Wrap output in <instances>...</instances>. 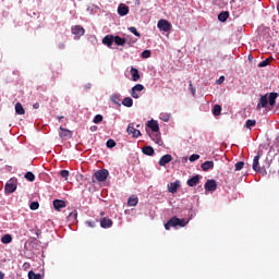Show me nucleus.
Segmentation results:
<instances>
[{
  "mask_svg": "<svg viewBox=\"0 0 279 279\" xmlns=\"http://www.w3.org/2000/svg\"><path fill=\"white\" fill-rule=\"evenodd\" d=\"M199 179H201L199 175H194L193 178L187 180L186 183H187L189 186L193 187V186H196L199 183Z\"/></svg>",
  "mask_w": 279,
  "mask_h": 279,
  "instance_id": "f3484780",
  "label": "nucleus"
},
{
  "mask_svg": "<svg viewBox=\"0 0 279 279\" xmlns=\"http://www.w3.org/2000/svg\"><path fill=\"white\" fill-rule=\"evenodd\" d=\"M4 274L0 271V279H4Z\"/></svg>",
  "mask_w": 279,
  "mask_h": 279,
  "instance_id": "4d7b16f0",
  "label": "nucleus"
},
{
  "mask_svg": "<svg viewBox=\"0 0 279 279\" xmlns=\"http://www.w3.org/2000/svg\"><path fill=\"white\" fill-rule=\"evenodd\" d=\"M53 208L56 211H61V208H66V202L62 199H54L53 201Z\"/></svg>",
  "mask_w": 279,
  "mask_h": 279,
  "instance_id": "1a4fd4ad",
  "label": "nucleus"
},
{
  "mask_svg": "<svg viewBox=\"0 0 279 279\" xmlns=\"http://www.w3.org/2000/svg\"><path fill=\"white\" fill-rule=\"evenodd\" d=\"M24 178L29 182H34L36 180V177L33 172H26Z\"/></svg>",
  "mask_w": 279,
  "mask_h": 279,
  "instance_id": "473e14b6",
  "label": "nucleus"
},
{
  "mask_svg": "<svg viewBox=\"0 0 279 279\" xmlns=\"http://www.w3.org/2000/svg\"><path fill=\"white\" fill-rule=\"evenodd\" d=\"M129 206H137L138 204V197L136 195H132L130 198H129V202H128Z\"/></svg>",
  "mask_w": 279,
  "mask_h": 279,
  "instance_id": "cd10ccee",
  "label": "nucleus"
},
{
  "mask_svg": "<svg viewBox=\"0 0 279 279\" xmlns=\"http://www.w3.org/2000/svg\"><path fill=\"white\" fill-rule=\"evenodd\" d=\"M221 106L220 105H215L214 108H213V114L215 117H219L221 114Z\"/></svg>",
  "mask_w": 279,
  "mask_h": 279,
  "instance_id": "c756f323",
  "label": "nucleus"
},
{
  "mask_svg": "<svg viewBox=\"0 0 279 279\" xmlns=\"http://www.w3.org/2000/svg\"><path fill=\"white\" fill-rule=\"evenodd\" d=\"M122 105L126 108H132L133 107V99L131 97H125L122 100Z\"/></svg>",
  "mask_w": 279,
  "mask_h": 279,
  "instance_id": "bb28decb",
  "label": "nucleus"
},
{
  "mask_svg": "<svg viewBox=\"0 0 279 279\" xmlns=\"http://www.w3.org/2000/svg\"><path fill=\"white\" fill-rule=\"evenodd\" d=\"M157 28L160 32L168 33L172 29V24H171V22H168V20H158Z\"/></svg>",
  "mask_w": 279,
  "mask_h": 279,
  "instance_id": "f257e3e1",
  "label": "nucleus"
},
{
  "mask_svg": "<svg viewBox=\"0 0 279 279\" xmlns=\"http://www.w3.org/2000/svg\"><path fill=\"white\" fill-rule=\"evenodd\" d=\"M109 175L108 170L101 169L95 173V178L98 182H105Z\"/></svg>",
  "mask_w": 279,
  "mask_h": 279,
  "instance_id": "7ed1b4c3",
  "label": "nucleus"
},
{
  "mask_svg": "<svg viewBox=\"0 0 279 279\" xmlns=\"http://www.w3.org/2000/svg\"><path fill=\"white\" fill-rule=\"evenodd\" d=\"M199 159V155H192L190 158H189V160L191 161V162H195L196 160H198Z\"/></svg>",
  "mask_w": 279,
  "mask_h": 279,
  "instance_id": "de8ad7c7",
  "label": "nucleus"
},
{
  "mask_svg": "<svg viewBox=\"0 0 279 279\" xmlns=\"http://www.w3.org/2000/svg\"><path fill=\"white\" fill-rule=\"evenodd\" d=\"M147 128L151 130V132L158 133L160 131L159 123L157 120H149L146 123Z\"/></svg>",
  "mask_w": 279,
  "mask_h": 279,
  "instance_id": "423d86ee",
  "label": "nucleus"
},
{
  "mask_svg": "<svg viewBox=\"0 0 279 279\" xmlns=\"http://www.w3.org/2000/svg\"><path fill=\"white\" fill-rule=\"evenodd\" d=\"M178 222H177V217H171L166 223H165V230L170 231L171 228H177Z\"/></svg>",
  "mask_w": 279,
  "mask_h": 279,
  "instance_id": "6e6552de",
  "label": "nucleus"
},
{
  "mask_svg": "<svg viewBox=\"0 0 279 279\" xmlns=\"http://www.w3.org/2000/svg\"><path fill=\"white\" fill-rule=\"evenodd\" d=\"M27 276H28V279H43L41 275L39 274L36 275L33 271H29Z\"/></svg>",
  "mask_w": 279,
  "mask_h": 279,
  "instance_id": "f704fd0d",
  "label": "nucleus"
},
{
  "mask_svg": "<svg viewBox=\"0 0 279 279\" xmlns=\"http://www.w3.org/2000/svg\"><path fill=\"white\" fill-rule=\"evenodd\" d=\"M229 19V12L228 11H221L218 15V20L222 23L227 22Z\"/></svg>",
  "mask_w": 279,
  "mask_h": 279,
  "instance_id": "b1692460",
  "label": "nucleus"
},
{
  "mask_svg": "<svg viewBox=\"0 0 279 279\" xmlns=\"http://www.w3.org/2000/svg\"><path fill=\"white\" fill-rule=\"evenodd\" d=\"M167 186L169 192L177 193L179 187L181 186V182L175 181V182L169 183Z\"/></svg>",
  "mask_w": 279,
  "mask_h": 279,
  "instance_id": "4468645a",
  "label": "nucleus"
},
{
  "mask_svg": "<svg viewBox=\"0 0 279 279\" xmlns=\"http://www.w3.org/2000/svg\"><path fill=\"white\" fill-rule=\"evenodd\" d=\"M214 2H217V0H213Z\"/></svg>",
  "mask_w": 279,
  "mask_h": 279,
  "instance_id": "0e129e2a",
  "label": "nucleus"
},
{
  "mask_svg": "<svg viewBox=\"0 0 279 279\" xmlns=\"http://www.w3.org/2000/svg\"><path fill=\"white\" fill-rule=\"evenodd\" d=\"M160 119L165 122H169L170 121V114L161 113Z\"/></svg>",
  "mask_w": 279,
  "mask_h": 279,
  "instance_id": "37998d69",
  "label": "nucleus"
},
{
  "mask_svg": "<svg viewBox=\"0 0 279 279\" xmlns=\"http://www.w3.org/2000/svg\"><path fill=\"white\" fill-rule=\"evenodd\" d=\"M150 57H151L150 50H145L144 52H142V58L146 59V58H150Z\"/></svg>",
  "mask_w": 279,
  "mask_h": 279,
  "instance_id": "a18cd8bd",
  "label": "nucleus"
},
{
  "mask_svg": "<svg viewBox=\"0 0 279 279\" xmlns=\"http://www.w3.org/2000/svg\"><path fill=\"white\" fill-rule=\"evenodd\" d=\"M126 132L129 133V135H133V138H137V137L142 136L141 131L135 129L133 123L129 124Z\"/></svg>",
  "mask_w": 279,
  "mask_h": 279,
  "instance_id": "39448f33",
  "label": "nucleus"
},
{
  "mask_svg": "<svg viewBox=\"0 0 279 279\" xmlns=\"http://www.w3.org/2000/svg\"><path fill=\"white\" fill-rule=\"evenodd\" d=\"M39 108H40V104L39 102L33 104V109L38 110Z\"/></svg>",
  "mask_w": 279,
  "mask_h": 279,
  "instance_id": "09e8293b",
  "label": "nucleus"
},
{
  "mask_svg": "<svg viewBox=\"0 0 279 279\" xmlns=\"http://www.w3.org/2000/svg\"><path fill=\"white\" fill-rule=\"evenodd\" d=\"M244 162L243 161H240L235 165V171H240L244 168Z\"/></svg>",
  "mask_w": 279,
  "mask_h": 279,
  "instance_id": "49530a36",
  "label": "nucleus"
},
{
  "mask_svg": "<svg viewBox=\"0 0 279 279\" xmlns=\"http://www.w3.org/2000/svg\"><path fill=\"white\" fill-rule=\"evenodd\" d=\"M172 159L173 158L171 155H165L159 159L158 165L161 167H166L168 163L172 161Z\"/></svg>",
  "mask_w": 279,
  "mask_h": 279,
  "instance_id": "ddd939ff",
  "label": "nucleus"
},
{
  "mask_svg": "<svg viewBox=\"0 0 279 279\" xmlns=\"http://www.w3.org/2000/svg\"><path fill=\"white\" fill-rule=\"evenodd\" d=\"M253 59H254L253 56L250 54V56H248V60H250V61H253Z\"/></svg>",
  "mask_w": 279,
  "mask_h": 279,
  "instance_id": "bf43d9fd",
  "label": "nucleus"
},
{
  "mask_svg": "<svg viewBox=\"0 0 279 279\" xmlns=\"http://www.w3.org/2000/svg\"><path fill=\"white\" fill-rule=\"evenodd\" d=\"M145 89L144 85L142 84H137L135 86H133L132 88V93L131 96L133 97V99H138L140 98V94Z\"/></svg>",
  "mask_w": 279,
  "mask_h": 279,
  "instance_id": "20e7f679",
  "label": "nucleus"
},
{
  "mask_svg": "<svg viewBox=\"0 0 279 279\" xmlns=\"http://www.w3.org/2000/svg\"><path fill=\"white\" fill-rule=\"evenodd\" d=\"M60 132H59V137L63 141H68L71 140L73 137V131H71L70 129H65L63 126L59 128Z\"/></svg>",
  "mask_w": 279,
  "mask_h": 279,
  "instance_id": "f03ea898",
  "label": "nucleus"
},
{
  "mask_svg": "<svg viewBox=\"0 0 279 279\" xmlns=\"http://www.w3.org/2000/svg\"><path fill=\"white\" fill-rule=\"evenodd\" d=\"M116 146H117V144H116L114 140H108V142H107V147L108 148H113Z\"/></svg>",
  "mask_w": 279,
  "mask_h": 279,
  "instance_id": "c03bdc74",
  "label": "nucleus"
},
{
  "mask_svg": "<svg viewBox=\"0 0 279 279\" xmlns=\"http://www.w3.org/2000/svg\"><path fill=\"white\" fill-rule=\"evenodd\" d=\"M277 98H278V94H276V93H270V94H269V97H268V105H269L270 107H274V106L276 105Z\"/></svg>",
  "mask_w": 279,
  "mask_h": 279,
  "instance_id": "aec40b11",
  "label": "nucleus"
},
{
  "mask_svg": "<svg viewBox=\"0 0 279 279\" xmlns=\"http://www.w3.org/2000/svg\"><path fill=\"white\" fill-rule=\"evenodd\" d=\"M63 119H64L63 116H59V117H58V120H59V121H62Z\"/></svg>",
  "mask_w": 279,
  "mask_h": 279,
  "instance_id": "13d9d810",
  "label": "nucleus"
},
{
  "mask_svg": "<svg viewBox=\"0 0 279 279\" xmlns=\"http://www.w3.org/2000/svg\"><path fill=\"white\" fill-rule=\"evenodd\" d=\"M189 225V220L180 219L177 217V227L185 228Z\"/></svg>",
  "mask_w": 279,
  "mask_h": 279,
  "instance_id": "c85d7f7f",
  "label": "nucleus"
},
{
  "mask_svg": "<svg viewBox=\"0 0 279 279\" xmlns=\"http://www.w3.org/2000/svg\"><path fill=\"white\" fill-rule=\"evenodd\" d=\"M13 238L11 234H4L1 239V242L3 244H10L12 242Z\"/></svg>",
  "mask_w": 279,
  "mask_h": 279,
  "instance_id": "7c9ffc66",
  "label": "nucleus"
},
{
  "mask_svg": "<svg viewBox=\"0 0 279 279\" xmlns=\"http://www.w3.org/2000/svg\"><path fill=\"white\" fill-rule=\"evenodd\" d=\"M71 32L73 35H76L78 37H82L85 34L84 26H78V25L72 26Z\"/></svg>",
  "mask_w": 279,
  "mask_h": 279,
  "instance_id": "9b49d317",
  "label": "nucleus"
},
{
  "mask_svg": "<svg viewBox=\"0 0 279 279\" xmlns=\"http://www.w3.org/2000/svg\"><path fill=\"white\" fill-rule=\"evenodd\" d=\"M59 48H60V49H64V48H65V44H60V45H59Z\"/></svg>",
  "mask_w": 279,
  "mask_h": 279,
  "instance_id": "6e6d98bb",
  "label": "nucleus"
},
{
  "mask_svg": "<svg viewBox=\"0 0 279 279\" xmlns=\"http://www.w3.org/2000/svg\"><path fill=\"white\" fill-rule=\"evenodd\" d=\"M17 185L13 179H11L7 184H5V193L11 194L15 192Z\"/></svg>",
  "mask_w": 279,
  "mask_h": 279,
  "instance_id": "0eeeda50",
  "label": "nucleus"
},
{
  "mask_svg": "<svg viewBox=\"0 0 279 279\" xmlns=\"http://www.w3.org/2000/svg\"><path fill=\"white\" fill-rule=\"evenodd\" d=\"M117 100H118V97H113V98H112V102L116 104V105H118V101H117Z\"/></svg>",
  "mask_w": 279,
  "mask_h": 279,
  "instance_id": "5fc2aeb1",
  "label": "nucleus"
},
{
  "mask_svg": "<svg viewBox=\"0 0 279 279\" xmlns=\"http://www.w3.org/2000/svg\"><path fill=\"white\" fill-rule=\"evenodd\" d=\"M272 60H274L272 58H267L264 61L259 62V64H257V66L265 68V66L269 65L272 62Z\"/></svg>",
  "mask_w": 279,
  "mask_h": 279,
  "instance_id": "2f4dec72",
  "label": "nucleus"
},
{
  "mask_svg": "<svg viewBox=\"0 0 279 279\" xmlns=\"http://www.w3.org/2000/svg\"><path fill=\"white\" fill-rule=\"evenodd\" d=\"M189 89H190L192 96L195 97L196 89H195V87L193 86V82H192V81L189 82Z\"/></svg>",
  "mask_w": 279,
  "mask_h": 279,
  "instance_id": "4c0bfd02",
  "label": "nucleus"
},
{
  "mask_svg": "<svg viewBox=\"0 0 279 279\" xmlns=\"http://www.w3.org/2000/svg\"><path fill=\"white\" fill-rule=\"evenodd\" d=\"M254 126H256V120H254V119H248V120L246 121L245 128H246V129H251V128H254Z\"/></svg>",
  "mask_w": 279,
  "mask_h": 279,
  "instance_id": "72a5a7b5",
  "label": "nucleus"
},
{
  "mask_svg": "<svg viewBox=\"0 0 279 279\" xmlns=\"http://www.w3.org/2000/svg\"><path fill=\"white\" fill-rule=\"evenodd\" d=\"M102 120H104V117H102L101 114H96L95 118H94V120H93V122H94L95 124H99V123L102 122Z\"/></svg>",
  "mask_w": 279,
  "mask_h": 279,
  "instance_id": "e433bc0d",
  "label": "nucleus"
},
{
  "mask_svg": "<svg viewBox=\"0 0 279 279\" xmlns=\"http://www.w3.org/2000/svg\"><path fill=\"white\" fill-rule=\"evenodd\" d=\"M277 95V97H279V92L278 93H275Z\"/></svg>",
  "mask_w": 279,
  "mask_h": 279,
  "instance_id": "680f3d73",
  "label": "nucleus"
},
{
  "mask_svg": "<svg viewBox=\"0 0 279 279\" xmlns=\"http://www.w3.org/2000/svg\"><path fill=\"white\" fill-rule=\"evenodd\" d=\"M278 173H279V170H278Z\"/></svg>",
  "mask_w": 279,
  "mask_h": 279,
  "instance_id": "338daca9",
  "label": "nucleus"
},
{
  "mask_svg": "<svg viewBox=\"0 0 279 279\" xmlns=\"http://www.w3.org/2000/svg\"><path fill=\"white\" fill-rule=\"evenodd\" d=\"M277 11H278V15H279V4L277 5Z\"/></svg>",
  "mask_w": 279,
  "mask_h": 279,
  "instance_id": "052dcab7",
  "label": "nucleus"
},
{
  "mask_svg": "<svg viewBox=\"0 0 279 279\" xmlns=\"http://www.w3.org/2000/svg\"><path fill=\"white\" fill-rule=\"evenodd\" d=\"M29 208H31L32 211L38 210V208H39V203H38V202H32V203L29 204Z\"/></svg>",
  "mask_w": 279,
  "mask_h": 279,
  "instance_id": "c9c22d12",
  "label": "nucleus"
},
{
  "mask_svg": "<svg viewBox=\"0 0 279 279\" xmlns=\"http://www.w3.org/2000/svg\"><path fill=\"white\" fill-rule=\"evenodd\" d=\"M160 140V135L159 134H155L154 141H159Z\"/></svg>",
  "mask_w": 279,
  "mask_h": 279,
  "instance_id": "864d4df0",
  "label": "nucleus"
},
{
  "mask_svg": "<svg viewBox=\"0 0 279 279\" xmlns=\"http://www.w3.org/2000/svg\"><path fill=\"white\" fill-rule=\"evenodd\" d=\"M60 175H61L62 178H64L65 180H68L69 177H70V171H68V170H62V171L60 172Z\"/></svg>",
  "mask_w": 279,
  "mask_h": 279,
  "instance_id": "79ce46f5",
  "label": "nucleus"
},
{
  "mask_svg": "<svg viewBox=\"0 0 279 279\" xmlns=\"http://www.w3.org/2000/svg\"><path fill=\"white\" fill-rule=\"evenodd\" d=\"M142 153H144V155H146V156H154L155 149L153 148V146H144L142 148Z\"/></svg>",
  "mask_w": 279,
  "mask_h": 279,
  "instance_id": "6ab92c4d",
  "label": "nucleus"
},
{
  "mask_svg": "<svg viewBox=\"0 0 279 279\" xmlns=\"http://www.w3.org/2000/svg\"><path fill=\"white\" fill-rule=\"evenodd\" d=\"M141 125L140 124H137V128H140Z\"/></svg>",
  "mask_w": 279,
  "mask_h": 279,
  "instance_id": "69168bd1",
  "label": "nucleus"
},
{
  "mask_svg": "<svg viewBox=\"0 0 279 279\" xmlns=\"http://www.w3.org/2000/svg\"><path fill=\"white\" fill-rule=\"evenodd\" d=\"M90 131H92V132H96V131H97V126H96V125H92V126H90Z\"/></svg>",
  "mask_w": 279,
  "mask_h": 279,
  "instance_id": "603ef678",
  "label": "nucleus"
},
{
  "mask_svg": "<svg viewBox=\"0 0 279 279\" xmlns=\"http://www.w3.org/2000/svg\"><path fill=\"white\" fill-rule=\"evenodd\" d=\"M97 222H98L97 219H96V221H89V220H87V221L85 222V225H86L88 228L94 229V228H96V223H97Z\"/></svg>",
  "mask_w": 279,
  "mask_h": 279,
  "instance_id": "58836bf2",
  "label": "nucleus"
},
{
  "mask_svg": "<svg viewBox=\"0 0 279 279\" xmlns=\"http://www.w3.org/2000/svg\"><path fill=\"white\" fill-rule=\"evenodd\" d=\"M102 43H104L106 46L111 47L112 44L114 43V36H112V35L106 36V37L102 39Z\"/></svg>",
  "mask_w": 279,
  "mask_h": 279,
  "instance_id": "412c9836",
  "label": "nucleus"
},
{
  "mask_svg": "<svg viewBox=\"0 0 279 279\" xmlns=\"http://www.w3.org/2000/svg\"><path fill=\"white\" fill-rule=\"evenodd\" d=\"M268 106V98L267 95L262 96V98H259V104H257V108H267Z\"/></svg>",
  "mask_w": 279,
  "mask_h": 279,
  "instance_id": "a211bd4d",
  "label": "nucleus"
},
{
  "mask_svg": "<svg viewBox=\"0 0 279 279\" xmlns=\"http://www.w3.org/2000/svg\"><path fill=\"white\" fill-rule=\"evenodd\" d=\"M131 73H132L133 82H138V80H141V75L137 69L132 68Z\"/></svg>",
  "mask_w": 279,
  "mask_h": 279,
  "instance_id": "393cba45",
  "label": "nucleus"
},
{
  "mask_svg": "<svg viewBox=\"0 0 279 279\" xmlns=\"http://www.w3.org/2000/svg\"><path fill=\"white\" fill-rule=\"evenodd\" d=\"M69 220H76L77 219V211H72L68 216Z\"/></svg>",
  "mask_w": 279,
  "mask_h": 279,
  "instance_id": "ea45409f",
  "label": "nucleus"
},
{
  "mask_svg": "<svg viewBox=\"0 0 279 279\" xmlns=\"http://www.w3.org/2000/svg\"><path fill=\"white\" fill-rule=\"evenodd\" d=\"M136 41H137V39H130V40H129V45H130V46H133L134 44H136Z\"/></svg>",
  "mask_w": 279,
  "mask_h": 279,
  "instance_id": "3c124183",
  "label": "nucleus"
},
{
  "mask_svg": "<svg viewBox=\"0 0 279 279\" xmlns=\"http://www.w3.org/2000/svg\"><path fill=\"white\" fill-rule=\"evenodd\" d=\"M113 225V221L110 218L104 217L100 219V227L102 229H110Z\"/></svg>",
  "mask_w": 279,
  "mask_h": 279,
  "instance_id": "f8f14e48",
  "label": "nucleus"
},
{
  "mask_svg": "<svg viewBox=\"0 0 279 279\" xmlns=\"http://www.w3.org/2000/svg\"><path fill=\"white\" fill-rule=\"evenodd\" d=\"M222 82H225V76H220L216 84H221Z\"/></svg>",
  "mask_w": 279,
  "mask_h": 279,
  "instance_id": "8fccbe9b",
  "label": "nucleus"
},
{
  "mask_svg": "<svg viewBox=\"0 0 279 279\" xmlns=\"http://www.w3.org/2000/svg\"><path fill=\"white\" fill-rule=\"evenodd\" d=\"M129 12H130L129 5H126V4H124V3H121V4L119 5L118 13H119L121 16L128 15Z\"/></svg>",
  "mask_w": 279,
  "mask_h": 279,
  "instance_id": "2eb2a0df",
  "label": "nucleus"
},
{
  "mask_svg": "<svg viewBox=\"0 0 279 279\" xmlns=\"http://www.w3.org/2000/svg\"><path fill=\"white\" fill-rule=\"evenodd\" d=\"M118 46H124L128 43V39L121 38L120 36H114V40Z\"/></svg>",
  "mask_w": 279,
  "mask_h": 279,
  "instance_id": "a878e982",
  "label": "nucleus"
},
{
  "mask_svg": "<svg viewBox=\"0 0 279 279\" xmlns=\"http://www.w3.org/2000/svg\"><path fill=\"white\" fill-rule=\"evenodd\" d=\"M259 159H260L259 155H257V156H255V158H253V170H255V172L262 171V168L259 166Z\"/></svg>",
  "mask_w": 279,
  "mask_h": 279,
  "instance_id": "dca6fc26",
  "label": "nucleus"
},
{
  "mask_svg": "<svg viewBox=\"0 0 279 279\" xmlns=\"http://www.w3.org/2000/svg\"><path fill=\"white\" fill-rule=\"evenodd\" d=\"M15 113H17V116H24L25 114V109L22 106L21 102L15 104Z\"/></svg>",
  "mask_w": 279,
  "mask_h": 279,
  "instance_id": "5701e85b",
  "label": "nucleus"
},
{
  "mask_svg": "<svg viewBox=\"0 0 279 279\" xmlns=\"http://www.w3.org/2000/svg\"><path fill=\"white\" fill-rule=\"evenodd\" d=\"M100 215H101V216H104V215H105V213H101Z\"/></svg>",
  "mask_w": 279,
  "mask_h": 279,
  "instance_id": "e2e57ef3",
  "label": "nucleus"
},
{
  "mask_svg": "<svg viewBox=\"0 0 279 279\" xmlns=\"http://www.w3.org/2000/svg\"><path fill=\"white\" fill-rule=\"evenodd\" d=\"M201 168L203 171H208L214 168V161H205L203 165H201Z\"/></svg>",
  "mask_w": 279,
  "mask_h": 279,
  "instance_id": "4be33fe9",
  "label": "nucleus"
},
{
  "mask_svg": "<svg viewBox=\"0 0 279 279\" xmlns=\"http://www.w3.org/2000/svg\"><path fill=\"white\" fill-rule=\"evenodd\" d=\"M204 187L208 192H214L217 190V182L215 180H207Z\"/></svg>",
  "mask_w": 279,
  "mask_h": 279,
  "instance_id": "9d476101",
  "label": "nucleus"
},
{
  "mask_svg": "<svg viewBox=\"0 0 279 279\" xmlns=\"http://www.w3.org/2000/svg\"><path fill=\"white\" fill-rule=\"evenodd\" d=\"M129 31L131 33H133V35L141 37V34L137 32V29L135 28V26H130Z\"/></svg>",
  "mask_w": 279,
  "mask_h": 279,
  "instance_id": "a19ab883",
  "label": "nucleus"
}]
</instances>
